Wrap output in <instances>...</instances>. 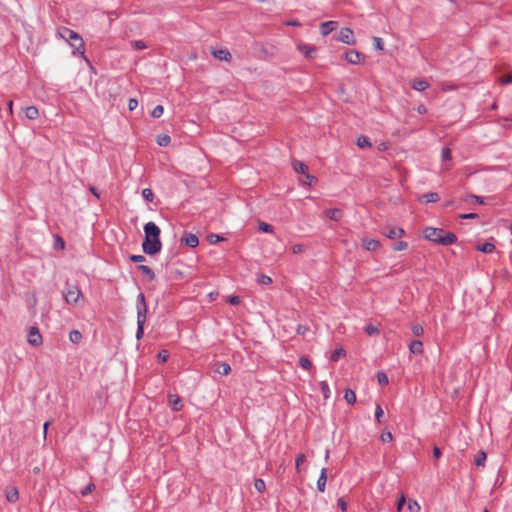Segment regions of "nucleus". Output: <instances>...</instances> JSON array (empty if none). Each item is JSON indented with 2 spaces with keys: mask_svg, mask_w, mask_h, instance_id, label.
Wrapping results in <instances>:
<instances>
[{
  "mask_svg": "<svg viewBox=\"0 0 512 512\" xmlns=\"http://www.w3.org/2000/svg\"><path fill=\"white\" fill-rule=\"evenodd\" d=\"M145 240L142 244L143 251L148 255H155L161 251L160 229L154 222H148L144 226Z\"/></svg>",
  "mask_w": 512,
  "mask_h": 512,
  "instance_id": "1",
  "label": "nucleus"
},
{
  "mask_svg": "<svg viewBox=\"0 0 512 512\" xmlns=\"http://www.w3.org/2000/svg\"><path fill=\"white\" fill-rule=\"evenodd\" d=\"M423 234L425 239L444 246L452 245L457 242V236L454 233L441 228L427 227L424 229Z\"/></svg>",
  "mask_w": 512,
  "mask_h": 512,
  "instance_id": "2",
  "label": "nucleus"
},
{
  "mask_svg": "<svg viewBox=\"0 0 512 512\" xmlns=\"http://www.w3.org/2000/svg\"><path fill=\"white\" fill-rule=\"evenodd\" d=\"M57 33L62 39L66 40L71 45V47L75 49L74 54L76 51L81 53V55L84 54V41L77 32L67 27H60Z\"/></svg>",
  "mask_w": 512,
  "mask_h": 512,
  "instance_id": "3",
  "label": "nucleus"
},
{
  "mask_svg": "<svg viewBox=\"0 0 512 512\" xmlns=\"http://www.w3.org/2000/svg\"><path fill=\"white\" fill-rule=\"evenodd\" d=\"M136 307H137L136 338L139 340L143 337V334H144V324L146 321V315H147V310H148L146 300H145V295L143 293H140L137 296Z\"/></svg>",
  "mask_w": 512,
  "mask_h": 512,
  "instance_id": "4",
  "label": "nucleus"
},
{
  "mask_svg": "<svg viewBox=\"0 0 512 512\" xmlns=\"http://www.w3.org/2000/svg\"><path fill=\"white\" fill-rule=\"evenodd\" d=\"M81 296L82 292L76 285L68 286L63 291V297L67 304H76Z\"/></svg>",
  "mask_w": 512,
  "mask_h": 512,
  "instance_id": "5",
  "label": "nucleus"
},
{
  "mask_svg": "<svg viewBox=\"0 0 512 512\" xmlns=\"http://www.w3.org/2000/svg\"><path fill=\"white\" fill-rule=\"evenodd\" d=\"M337 41L348 45H354L356 42L353 31L348 27H344L339 31Z\"/></svg>",
  "mask_w": 512,
  "mask_h": 512,
  "instance_id": "6",
  "label": "nucleus"
},
{
  "mask_svg": "<svg viewBox=\"0 0 512 512\" xmlns=\"http://www.w3.org/2000/svg\"><path fill=\"white\" fill-rule=\"evenodd\" d=\"M27 341L30 345L35 347L42 344V335L37 327L33 326L29 329Z\"/></svg>",
  "mask_w": 512,
  "mask_h": 512,
  "instance_id": "7",
  "label": "nucleus"
},
{
  "mask_svg": "<svg viewBox=\"0 0 512 512\" xmlns=\"http://www.w3.org/2000/svg\"><path fill=\"white\" fill-rule=\"evenodd\" d=\"M382 233L389 239L401 238L406 235L403 228L393 226H385Z\"/></svg>",
  "mask_w": 512,
  "mask_h": 512,
  "instance_id": "8",
  "label": "nucleus"
},
{
  "mask_svg": "<svg viewBox=\"0 0 512 512\" xmlns=\"http://www.w3.org/2000/svg\"><path fill=\"white\" fill-rule=\"evenodd\" d=\"M293 167L296 172L305 175L306 179L309 180V182H306V184L311 185V181L316 179L314 176L308 173V166L305 163L301 161H294Z\"/></svg>",
  "mask_w": 512,
  "mask_h": 512,
  "instance_id": "9",
  "label": "nucleus"
},
{
  "mask_svg": "<svg viewBox=\"0 0 512 512\" xmlns=\"http://www.w3.org/2000/svg\"><path fill=\"white\" fill-rule=\"evenodd\" d=\"M345 58L349 64L355 65L364 60V55L358 51L350 50L345 53Z\"/></svg>",
  "mask_w": 512,
  "mask_h": 512,
  "instance_id": "10",
  "label": "nucleus"
},
{
  "mask_svg": "<svg viewBox=\"0 0 512 512\" xmlns=\"http://www.w3.org/2000/svg\"><path fill=\"white\" fill-rule=\"evenodd\" d=\"M212 55L221 61L230 62L232 60V55L228 49H216L212 51Z\"/></svg>",
  "mask_w": 512,
  "mask_h": 512,
  "instance_id": "11",
  "label": "nucleus"
},
{
  "mask_svg": "<svg viewBox=\"0 0 512 512\" xmlns=\"http://www.w3.org/2000/svg\"><path fill=\"white\" fill-rule=\"evenodd\" d=\"M338 26V22L336 21H326L320 24V32L322 36L329 35L336 27Z\"/></svg>",
  "mask_w": 512,
  "mask_h": 512,
  "instance_id": "12",
  "label": "nucleus"
},
{
  "mask_svg": "<svg viewBox=\"0 0 512 512\" xmlns=\"http://www.w3.org/2000/svg\"><path fill=\"white\" fill-rule=\"evenodd\" d=\"M182 242L190 248H195L199 244L198 237L192 233H185L182 237Z\"/></svg>",
  "mask_w": 512,
  "mask_h": 512,
  "instance_id": "13",
  "label": "nucleus"
},
{
  "mask_svg": "<svg viewBox=\"0 0 512 512\" xmlns=\"http://www.w3.org/2000/svg\"><path fill=\"white\" fill-rule=\"evenodd\" d=\"M168 401L173 410L180 411L183 408L182 400L177 394H170Z\"/></svg>",
  "mask_w": 512,
  "mask_h": 512,
  "instance_id": "14",
  "label": "nucleus"
},
{
  "mask_svg": "<svg viewBox=\"0 0 512 512\" xmlns=\"http://www.w3.org/2000/svg\"><path fill=\"white\" fill-rule=\"evenodd\" d=\"M362 246L367 251H376L380 247V242L376 239H363Z\"/></svg>",
  "mask_w": 512,
  "mask_h": 512,
  "instance_id": "15",
  "label": "nucleus"
},
{
  "mask_svg": "<svg viewBox=\"0 0 512 512\" xmlns=\"http://www.w3.org/2000/svg\"><path fill=\"white\" fill-rule=\"evenodd\" d=\"M327 483V468H322L320 476L317 480V489L320 492H324Z\"/></svg>",
  "mask_w": 512,
  "mask_h": 512,
  "instance_id": "16",
  "label": "nucleus"
},
{
  "mask_svg": "<svg viewBox=\"0 0 512 512\" xmlns=\"http://www.w3.org/2000/svg\"><path fill=\"white\" fill-rule=\"evenodd\" d=\"M6 499L10 503H15L19 499V492L16 487H9L6 490Z\"/></svg>",
  "mask_w": 512,
  "mask_h": 512,
  "instance_id": "17",
  "label": "nucleus"
},
{
  "mask_svg": "<svg viewBox=\"0 0 512 512\" xmlns=\"http://www.w3.org/2000/svg\"><path fill=\"white\" fill-rule=\"evenodd\" d=\"M298 50L303 53L306 58H312L313 53L316 51V47L308 44L298 45Z\"/></svg>",
  "mask_w": 512,
  "mask_h": 512,
  "instance_id": "18",
  "label": "nucleus"
},
{
  "mask_svg": "<svg viewBox=\"0 0 512 512\" xmlns=\"http://www.w3.org/2000/svg\"><path fill=\"white\" fill-rule=\"evenodd\" d=\"M231 371V367L226 362H216L215 363V372L220 375H228Z\"/></svg>",
  "mask_w": 512,
  "mask_h": 512,
  "instance_id": "19",
  "label": "nucleus"
},
{
  "mask_svg": "<svg viewBox=\"0 0 512 512\" xmlns=\"http://www.w3.org/2000/svg\"><path fill=\"white\" fill-rule=\"evenodd\" d=\"M409 351L413 354L420 355L423 353V343L420 340H413L409 345Z\"/></svg>",
  "mask_w": 512,
  "mask_h": 512,
  "instance_id": "20",
  "label": "nucleus"
},
{
  "mask_svg": "<svg viewBox=\"0 0 512 512\" xmlns=\"http://www.w3.org/2000/svg\"><path fill=\"white\" fill-rule=\"evenodd\" d=\"M326 216L333 221H339L343 216V211L338 208L328 209Z\"/></svg>",
  "mask_w": 512,
  "mask_h": 512,
  "instance_id": "21",
  "label": "nucleus"
},
{
  "mask_svg": "<svg viewBox=\"0 0 512 512\" xmlns=\"http://www.w3.org/2000/svg\"><path fill=\"white\" fill-rule=\"evenodd\" d=\"M411 86L417 91H424L429 87V83L426 80L415 79L412 81Z\"/></svg>",
  "mask_w": 512,
  "mask_h": 512,
  "instance_id": "22",
  "label": "nucleus"
},
{
  "mask_svg": "<svg viewBox=\"0 0 512 512\" xmlns=\"http://www.w3.org/2000/svg\"><path fill=\"white\" fill-rule=\"evenodd\" d=\"M25 116L29 120H34L39 116V111L35 106H28L24 109Z\"/></svg>",
  "mask_w": 512,
  "mask_h": 512,
  "instance_id": "23",
  "label": "nucleus"
},
{
  "mask_svg": "<svg viewBox=\"0 0 512 512\" xmlns=\"http://www.w3.org/2000/svg\"><path fill=\"white\" fill-rule=\"evenodd\" d=\"M486 458H487L486 453L483 450H480V451H478V453L476 454V456L474 458V464L477 467H484Z\"/></svg>",
  "mask_w": 512,
  "mask_h": 512,
  "instance_id": "24",
  "label": "nucleus"
},
{
  "mask_svg": "<svg viewBox=\"0 0 512 512\" xmlns=\"http://www.w3.org/2000/svg\"><path fill=\"white\" fill-rule=\"evenodd\" d=\"M421 200L426 203H435L440 200L439 194L436 192H429L422 195Z\"/></svg>",
  "mask_w": 512,
  "mask_h": 512,
  "instance_id": "25",
  "label": "nucleus"
},
{
  "mask_svg": "<svg viewBox=\"0 0 512 512\" xmlns=\"http://www.w3.org/2000/svg\"><path fill=\"white\" fill-rule=\"evenodd\" d=\"M495 245L490 242L477 245L476 249L482 253H492L495 250Z\"/></svg>",
  "mask_w": 512,
  "mask_h": 512,
  "instance_id": "26",
  "label": "nucleus"
},
{
  "mask_svg": "<svg viewBox=\"0 0 512 512\" xmlns=\"http://www.w3.org/2000/svg\"><path fill=\"white\" fill-rule=\"evenodd\" d=\"M138 269L148 277L149 281H153L155 279V273L153 270L147 265H139Z\"/></svg>",
  "mask_w": 512,
  "mask_h": 512,
  "instance_id": "27",
  "label": "nucleus"
},
{
  "mask_svg": "<svg viewBox=\"0 0 512 512\" xmlns=\"http://www.w3.org/2000/svg\"><path fill=\"white\" fill-rule=\"evenodd\" d=\"M344 399L350 405L355 404V402H356V394H355V392L352 389L347 388L345 390Z\"/></svg>",
  "mask_w": 512,
  "mask_h": 512,
  "instance_id": "28",
  "label": "nucleus"
},
{
  "mask_svg": "<svg viewBox=\"0 0 512 512\" xmlns=\"http://www.w3.org/2000/svg\"><path fill=\"white\" fill-rule=\"evenodd\" d=\"M82 339V334L79 330H72L70 333H69V340L74 343V344H78Z\"/></svg>",
  "mask_w": 512,
  "mask_h": 512,
  "instance_id": "29",
  "label": "nucleus"
},
{
  "mask_svg": "<svg viewBox=\"0 0 512 512\" xmlns=\"http://www.w3.org/2000/svg\"><path fill=\"white\" fill-rule=\"evenodd\" d=\"M357 146L360 148H370L372 146V144H371L369 138L362 135V136L358 137V139H357Z\"/></svg>",
  "mask_w": 512,
  "mask_h": 512,
  "instance_id": "30",
  "label": "nucleus"
},
{
  "mask_svg": "<svg viewBox=\"0 0 512 512\" xmlns=\"http://www.w3.org/2000/svg\"><path fill=\"white\" fill-rule=\"evenodd\" d=\"M171 142V138L167 134H161L157 136V144L159 146H167Z\"/></svg>",
  "mask_w": 512,
  "mask_h": 512,
  "instance_id": "31",
  "label": "nucleus"
},
{
  "mask_svg": "<svg viewBox=\"0 0 512 512\" xmlns=\"http://www.w3.org/2000/svg\"><path fill=\"white\" fill-rule=\"evenodd\" d=\"M299 365L305 370H310L313 366L310 359L306 356H301L299 358Z\"/></svg>",
  "mask_w": 512,
  "mask_h": 512,
  "instance_id": "32",
  "label": "nucleus"
},
{
  "mask_svg": "<svg viewBox=\"0 0 512 512\" xmlns=\"http://www.w3.org/2000/svg\"><path fill=\"white\" fill-rule=\"evenodd\" d=\"M407 508L410 512H419L421 510L420 504L414 499L408 501Z\"/></svg>",
  "mask_w": 512,
  "mask_h": 512,
  "instance_id": "33",
  "label": "nucleus"
},
{
  "mask_svg": "<svg viewBox=\"0 0 512 512\" xmlns=\"http://www.w3.org/2000/svg\"><path fill=\"white\" fill-rule=\"evenodd\" d=\"M254 487L259 493H263L266 490V484L263 479H256L254 482Z\"/></svg>",
  "mask_w": 512,
  "mask_h": 512,
  "instance_id": "34",
  "label": "nucleus"
},
{
  "mask_svg": "<svg viewBox=\"0 0 512 512\" xmlns=\"http://www.w3.org/2000/svg\"><path fill=\"white\" fill-rule=\"evenodd\" d=\"M344 355H345V350L343 348L335 349L333 351V353L331 354V360L333 362H337L340 359V357H342Z\"/></svg>",
  "mask_w": 512,
  "mask_h": 512,
  "instance_id": "35",
  "label": "nucleus"
},
{
  "mask_svg": "<svg viewBox=\"0 0 512 512\" xmlns=\"http://www.w3.org/2000/svg\"><path fill=\"white\" fill-rule=\"evenodd\" d=\"M142 196L148 202H152L154 200V193L150 188L143 189Z\"/></svg>",
  "mask_w": 512,
  "mask_h": 512,
  "instance_id": "36",
  "label": "nucleus"
},
{
  "mask_svg": "<svg viewBox=\"0 0 512 512\" xmlns=\"http://www.w3.org/2000/svg\"><path fill=\"white\" fill-rule=\"evenodd\" d=\"M365 332L369 335V336H373V335H378L380 333L379 329L372 325V324H369L365 327Z\"/></svg>",
  "mask_w": 512,
  "mask_h": 512,
  "instance_id": "37",
  "label": "nucleus"
},
{
  "mask_svg": "<svg viewBox=\"0 0 512 512\" xmlns=\"http://www.w3.org/2000/svg\"><path fill=\"white\" fill-rule=\"evenodd\" d=\"M257 282L260 283V284H263V285H269V284L272 283V278L270 276H268V275L261 274L257 278Z\"/></svg>",
  "mask_w": 512,
  "mask_h": 512,
  "instance_id": "38",
  "label": "nucleus"
},
{
  "mask_svg": "<svg viewBox=\"0 0 512 512\" xmlns=\"http://www.w3.org/2000/svg\"><path fill=\"white\" fill-rule=\"evenodd\" d=\"M259 230L266 232V233H272L274 231V228L272 225L266 223V222H260L259 223Z\"/></svg>",
  "mask_w": 512,
  "mask_h": 512,
  "instance_id": "39",
  "label": "nucleus"
},
{
  "mask_svg": "<svg viewBox=\"0 0 512 512\" xmlns=\"http://www.w3.org/2000/svg\"><path fill=\"white\" fill-rule=\"evenodd\" d=\"M163 112H164V108H163V106H162V105H157V106L152 110V112H151V116H152L153 118H159V117H161V116H162Z\"/></svg>",
  "mask_w": 512,
  "mask_h": 512,
  "instance_id": "40",
  "label": "nucleus"
},
{
  "mask_svg": "<svg viewBox=\"0 0 512 512\" xmlns=\"http://www.w3.org/2000/svg\"><path fill=\"white\" fill-rule=\"evenodd\" d=\"M412 333L416 337H420L424 333V328L420 324H415L412 326Z\"/></svg>",
  "mask_w": 512,
  "mask_h": 512,
  "instance_id": "41",
  "label": "nucleus"
},
{
  "mask_svg": "<svg viewBox=\"0 0 512 512\" xmlns=\"http://www.w3.org/2000/svg\"><path fill=\"white\" fill-rule=\"evenodd\" d=\"M407 247H408V243H407V242H405V241H399V242H396V243L393 245L392 249H393L394 251H403V250H406V249H407Z\"/></svg>",
  "mask_w": 512,
  "mask_h": 512,
  "instance_id": "42",
  "label": "nucleus"
},
{
  "mask_svg": "<svg viewBox=\"0 0 512 512\" xmlns=\"http://www.w3.org/2000/svg\"><path fill=\"white\" fill-rule=\"evenodd\" d=\"M380 439L384 443L391 442L393 440V435L390 431H383L381 433Z\"/></svg>",
  "mask_w": 512,
  "mask_h": 512,
  "instance_id": "43",
  "label": "nucleus"
},
{
  "mask_svg": "<svg viewBox=\"0 0 512 512\" xmlns=\"http://www.w3.org/2000/svg\"><path fill=\"white\" fill-rule=\"evenodd\" d=\"M383 415H384V411H383L381 405L377 404L375 407V418L378 423L382 422L381 418L383 417Z\"/></svg>",
  "mask_w": 512,
  "mask_h": 512,
  "instance_id": "44",
  "label": "nucleus"
},
{
  "mask_svg": "<svg viewBox=\"0 0 512 512\" xmlns=\"http://www.w3.org/2000/svg\"><path fill=\"white\" fill-rule=\"evenodd\" d=\"M306 461L305 454L301 453L296 457L295 466L297 471H300V466Z\"/></svg>",
  "mask_w": 512,
  "mask_h": 512,
  "instance_id": "45",
  "label": "nucleus"
},
{
  "mask_svg": "<svg viewBox=\"0 0 512 512\" xmlns=\"http://www.w3.org/2000/svg\"><path fill=\"white\" fill-rule=\"evenodd\" d=\"M377 380L381 385H387L389 382L388 377L384 372H379L377 374Z\"/></svg>",
  "mask_w": 512,
  "mask_h": 512,
  "instance_id": "46",
  "label": "nucleus"
},
{
  "mask_svg": "<svg viewBox=\"0 0 512 512\" xmlns=\"http://www.w3.org/2000/svg\"><path fill=\"white\" fill-rule=\"evenodd\" d=\"M320 387H321V391L323 393V396L325 398H328L329 394H330V388H329L327 382H325V381L320 382Z\"/></svg>",
  "mask_w": 512,
  "mask_h": 512,
  "instance_id": "47",
  "label": "nucleus"
},
{
  "mask_svg": "<svg viewBox=\"0 0 512 512\" xmlns=\"http://www.w3.org/2000/svg\"><path fill=\"white\" fill-rule=\"evenodd\" d=\"M441 156L443 161H450L452 159L451 150L447 147L443 148Z\"/></svg>",
  "mask_w": 512,
  "mask_h": 512,
  "instance_id": "48",
  "label": "nucleus"
},
{
  "mask_svg": "<svg viewBox=\"0 0 512 512\" xmlns=\"http://www.w3.org/2000/svg\"><path fill=\"white\" fill-rule=\"evenodd\" d=\"M95 489L94 483L90 482L84 489L81 490L82 496H87Z\"/></svg>",
  "mask_w": 512,
  "mask_h": 512,
  "instance_id": "49",
  "label": "nucleus"
},
{
  "mask_svg": "<svg viewBox=\"0 0 512 512\" xmlns=\"http://www.w3.org/2000/svg\"><path fill=\"white\" fill-rule=\"evenodd\" d=\"M373 43H374L375 49L380 50V51H382L384 49L383 41L380 37H373Z\"/></svg>",
  "mask_w": 512,
  "mask_h": 512,
  "instance_id": "50",
  "label": "nucleus"
},
{
  "mask_svg": "<svg viewBox=\"0 0 512 512\" xmlns=\"http://www.w3.org/2000/svg\"><path fill=\"white\" fill-rule=\"evenodd\" d=\"M157 357L160 363H165L169 357V354L166 350H162L158 353Z\"/></svg>",
  "mask_w": 512,
  "mask_h": 512,
  "instance_id": "51",
  "label": "nucleus"
},
{
  "mask_svg": "<svg viewBox=\"0 0 512 512\" xmlns=\"http://www.w3.org/2000/svg\"><path fill=\"white\" fill-rule=\"evenodd\" d=\"M132 45L137 50H143V49L147 48L146 43L144 41H142V40L134 41V42H132Z\"/></svg>",
  "mask_w": 512,
  "mask_h": 512,
  "instance_id": "52",
  "label": "nucleus"
},
{
  "mask_svg": "<svg viewBox=\"0 0 512 512\" xmlns=\"http://www.w3.org/2000/svg\"><path fill=\"white\" fill-rule=\"evenodd\" d=\"M305 247L304 245L302 244H295L291 247V250H292V253L293 254H299V253H302L304 251Z\"/></svg>",
  "mask_w": 512,
  "mask_h": 512,
  "instance_id": "53",
  "label": "nucleus"
},
{
  "mask_svg": "<svg viewBox=\"0 0 512 512\" xmlns=\"http://www.w3.org/2000/svg\"><path fill=\"white\" fill-rule=\"evenodd\" d=\"M208 239H209V242H210L211 244H215V243H217V242H219V241L224 240V238H223V237H221V236H219V235H217V234H211V235H209Z\"/></svg>",
  "mask_w": 512,
  "mask_h": 512,
  "instance_id": "54",
  "label": "nucleus"
},
{
  "mask_svg": "<svg viewBox=\"0 0 512 512\" xmlns=\"http://www.w3.org/2000/svg\"><path fill=\"white\" fill-rule=\"evenodd\" d=\"M337 505L342 510V512H346L347 502L344 500V498H339L337 501Z\"/></svg>",
  "mask_w": 512,
  "mask_h": 512,
  "instance_id": "55",
  "label": "nucleus"
},
{
  "mask_svg": "<svg viewBox=\"0 0 512 512\" xmlns=\"http://www.w3.org/2000/svg\"><path fill=\"white\" fill-rule=\"evenodd\" d=\"M130 260L135 263H142L145 261V257L143 255H131Z\"/></svg>",
  "mask_w": 512,
  "mask_h": 512,
  "instance_id": "56",
  "label": "nucleus"
},
{
  "mask_svg": "<svg viewBox=\"0 0 512 512\" xmlns=\"http://www.w3.org/2000/svg\"><path fill=\"white\" fill-rule=\"evenodd\" d=\"M405 502H406L405 496H404V495H402V496L399 498L398 502H397V511H398V512H401V511H402V509H403V506H404Z\"/></svg>",
  "mask_w": 512,
  "mask_h": 512,
  "instance_id": "57",
  "label": "nucleus"
},
{
  "mask_svg": "<svg viewBox=\"0 0 512 512\" xmlns=\"http://www.w3.org/2000/svg\"><path fill=\"white\" fill-rule=\"evenodd\" d=\"M137 105H138V101L136 99H134V98L129 99L128 109L130 111H133L134 109H136Z\"/></svg>",
  "mask_w": 512,
  "mask_h": 512,
  "instance_id": "58",
  "label": "nucleus"
},
{
  "mask_svg": "<svg viewBox=\"0 0 512 512\" xmlns=\"http://www.w3.org/2000/svg\"><path fill=\"white\" fill-rule=\"evenodd\" d=\"M297 333L300 334V335H305V333L309 330V328L305 325H301L299 324L297 326Z\"/></svg>",
  "mask_w": 512,
  "mask_h": 512,
  "instance_id": "59",
  "label": "nucleus"
},
{
  "mask_svg": "<svg viewBox=\"0 0 512 512\" xmlns=\"http://www.w3.org/2000/svg\"><path fill=\"white\" fill-rule=\"evenodd\" d=\"M227 301L231 305H238L240 303V298L238 296H230Z\"/></svg>",
  "mask_w": 512,
  "mask_h": 512,
  "instance_id": "60",
  "label": "nucleus"
},
{
  "mask_svg": "<svg viewBox=\"0 0 512 512\" xmlns=\"http://www.w3.org/2000/svg\"><path fill=\"white\" fill-rule=\"evenodd\" d=\"M442 455L441 449L438 446H434L433 448V457L438 460Z\"/></svg>",
  "mask_w": 512,
  "mask_h": 512,
  "instance_id": "61",
  "label": "nucleus"
},
{
  "mask_svg": "<svg viewBox=\"0 0 512 512\" xmlns=\"http://www.w3.org/2000/svg\"><path fill=\"white\" fill-rule=\"evenodd\" d=\"M467 197L470 198V199L475 200V202L478 203V204H484V199L482 197H480V196L471 194V195H468Z\"/></svg>",
  "mask_w": 512,
  "mask_h": 512,
  "instance_id": "62",
  "label": "nucleus"
},
{
  "mask_svg": "<svg viewBox=\"0 0 512 512\" xmlns=\"http://www.w3.org/2000/svg\"><path fill=\"white\" fill-rule=\"evenodd\" d=\"M478 215L476 213H468V214H462L460 215V218L462 219H475Z\"/></svg>",
  "mask_w": 512,
  "mask_h": 512,
  "instance_id": "63",
  "label": "nucleus"
},
{
  "mask_svg": "<svg viewBox=\"0 0 512 512\" xmlns=\"http://www.w3.org/2000/svg\"><path fill=\"white\" fill-rule=\"evenodd\" d=\"M417 112L419 114H425V113H427V108L421 104L417 107Z\"/></svg>",
  "mask_w": 512,
  "mask_h": 512,
  "instance_id": "64",
  "label": "nucleus"
}]
</instances>
